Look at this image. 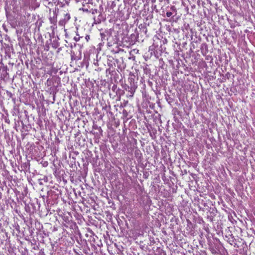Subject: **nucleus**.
I'll list each match as a JSON object with an SVG mask.
<instances>
[{"mask_svg": "<svg viewBox=\"0 0 255 255\" xmlns=\"http://www.w3.org/2000/svg\"><path fill=\"white\" fill-rule=\"evenodd\" d=\"M83 10L85 12H90V11H89V10L88 9H85V8H83Z\"/></svg>", "mask_w": 255, "mask_h": 255, "instance_id": "nucleus-10", "label": "nucleus"}, {"mask_svg": "<svg viewBox=\"0 0 255 255\" xmlns=\"http://www.w3.org/2000/svg\"><path fill=\"white\" fill-rule=\"evenodd\" d=\"M115 87H116V86H115V85H114V86H113V89H115Z\"/></svg>", "mask_w": 255, "mask_h": 255, "instance_id": "nucleus-12", "label": "nucleus"}, {"mask_svg": "<svg viewBox=\"0 0 255 255\" xmlns=\"http://www.w3.org/2000/svg\"><path fill=\"white\" fill-rule=\"evenodd\" d=\"M59 46V44H58L57 42H53L52 44V47H53L54 48H57Z\"/></svg>", "mask_w": 255, "mask_h": 255, "instance_id": "nucleus-6", "label": "nucleus"}, {"mask_svg": "<svg viewBox=\"0 0 255 255\" xmlns=\"http://www.w3.org/2000/svg\"><path fill=\"white\" fill-rule=\"evenodd\" d=\"M66 22H67V21L66 20H65V19L63 18V19H61L59 21V25L61 26H63L65 25V24Z\"/></svg>", "mask_w": 255, "mask_h": 255, "instance_id": "nucleus-3", "label": "nucleus"}, {"mask_svg": "<svg viewBox=\"0 0 255 255\" xmlns=\"http://www.w3.org/2000/svg\"><path fill=\"white\" fill-rule=\"evenodd\" d=\"M49 20L50 21V23L51 24H53L54 25H55L56 23V22H57V19H56V17H50L49 18Z\"/></svg>", "mask_w": 255, "mask_h": 255, "instance_id": "nucleus-2", "label": "nucleus"}, {"mask_svg": "<svg viewBox=\"0 0 255 255\" xmlns=\"http://www.w3.org/2000/svg\"><path fill=\"white\" fill-rule=\"evenodd\" d=\"M115 87H116V86H115V85H114V86H113V89H115Z\"/></svg>", "mask_w": 255, "mask_h": 255, "instance_id": "nucleus-13", "label": "nucleus"}, {"mask_svg": "<svg viewBox=\"0 0 255 255\" xmlns=\"http://www.w3.org/2000/svg\"><path fill=\"white\" fill-rule=\"evenodd\" d=\"M134 81L133 79H130V86H128V89H126V90H128L129 93H130V95H129V97H132L133 95H134V93L137 88V85L134 83V81H133L132 82V81Z\"/></svg>", "mask_w": 255, "mask_h": 255, "instance_id": "nucleus-1", "label": "nucleus"}, {"mask_svg": "<svg viewBox=\"0 0 255 255\" xmlns=\"http://www.w3.org/2000/svg\"><path fill=\"white\" fill-rule=\"evenodd\" d=\"M90 12H91L92 14L94 15L98 12V10L97 9H92Z\"/></svg>", "mask_w": 255, "mask_h": 255, "instance_id": "nucleus-5", "label": "nucleus"}, {"mask_svg": "<svg viewBox=\"0 0 255 255\" xmlns=\"http://www.w3.org/2000/svg\"><path fill=\"white\" fill-rule=\"evenodd\" d=\"M172 15V13L170 11H167L166 12V16L168 17H170Z\"/></svg>", "mask_w": 255, "mask_h": 255, "instance_id": "nucleus-7", "label": "nucleus"}, {"mask_svg": "<svg viewBox=\"0 0 255 255\" xmlns=\"http://www.w3.org/2000/svg\"><path fill=\"white\" fill-rule=\"evenodd\" d=\"M85 39L86 40V41L88 42L90 39V36L87 35L85 36Z\"/></svg>", "mask_w": 255, "mask_h": 255, "instance_id": "nucleus-8", "label": "nucleus"}, {"mask_svg": "<svg viewBox=\"0 0 255 255\" xmlns=\"http://www.w3.org/2000/svg\"><path fill=\"white\" fill-rule=\"evenodd\" d=\"M171 8L173 10H175V9H176L175 7L174 6H172Z\"/></svg>", "mask_w": 255, "mask_h": 255, "instance_id": "nucleus-11", "label": "nucleus"}, {"mask_svg": "<svg viewBox=\"0 0 255 255\" xmlns=\"http://www.w3.org/2000/svg\"><path fill=\"white\" fill-rule=\"evenodd\" d=\"M80 38V37H75L74 39V40H75L76 41H79V40Z\"/></svg>", "mask_w": 255, "mask_h": 255, "instance_id": "nucleus-9", "label": "nucleus"}, {"mask_svg": "<svg viewBox=\"0 0 255 255\" xmlns=\"http://www.w3.org/2000/svg\"><path fill=\"white\" fill-rule=\"evenodd\" d=\"M64 19L67 22L70 19V14L69 13H66L65 14Z\"/></svg>", "mask_w": 255, "mask_h": 255, "instance_id": "nucleus-4", "label": "nucleus"}]
</instances>
